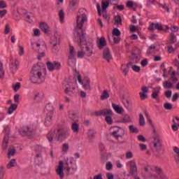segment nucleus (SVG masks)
<instances>
[{
    "mask_svg": "<svg viewBox=\"0 0 179 179\" xmlns=\"http://www.w3.org/2000/svg\"><path fill=\"white\" fill-rule=\"evenodd\" d=\"M79 15H77V37L74 38L75 43H78L81 50L77 52L78 58H83L85 55L92 57L93 50H90V48L87 46L86 41V32L83 31V25L85 22H87V16L86 15V9L80 8L78 10Z\"/></svg>",
    "mask_w": 179,
    "mask_h": 179,
    "instance_id": "obj_1",
    "label": "nucleus"
},
{
    "mask_svg": "<svg viewBox=\"0 0 179 179\" xmlns=\"http://www.w3.org/2000/svg\"><path fill=\"white\" fill-rule=\"evenodd\" d=\"M45 66L41 63L34 64L31 70L30 80L32 83L41 85L45 80Z\"/></svg>",
    "mask_w": 179,
    "mask_h": 179,
    "instance_id": "obj_2",
    "label": "nucleus"
},
{
    "mask_svg": "<svg viewBox=\"0 0 179 179\" xmlns=\"http://www.w3.org/2000/svg\"><path fill=\"white\" fill-rule=\"evenodd\" d=\"M71 169L73 170V171H76V170H78V166H76V160H75L73 157L67 158V160L64 164V162L60 161L59 162L58 169H56V173H57V176H59L60 179H64L65 176L64 174V169L66 170L67 173H69V171H71Z\"/></svg>",
    "mask_w": 179,
    "mask_h": 179,
    "instance_id": "obj_3",
    "label": "nucleus"
},
{
    "mask_svg": "<svg viewBox=\"0 0 179 179\" xmlns=\"http://www.w3.org/2000/svg\"><path fill=\"white\" fill-rule=\"evenodd\" d=\"M68 136H69V134L64 129H58L57 131L54 130L53 132L48 133L47 135L49 142H52V139H55L58 142H63Z\"/></svg>",
    "mask_w": 179,
    "mask_h": 179,
    "instance_id": "obj_4",
    "label": "nucleus"
},
{
    "mask_svg": "<svg viewBox=\"0 0 179 179\" xmlns=\"http://www.w3.org/2000/svg\"><path fill=\"white\" fill-rule=\"evenodd\" d=\"M154 141H153V148L152 152H154L155 155L157 157H159V156L164 153V150H163V145L162 144V141H160V136L156 134L152 136Z\"/></svg>",
    "mask_w": 179,
    "mask_h": 179,
    "instance_id": "obj_5",
    "label": "nucleus"
},
{
    "mask_svg": "<svg viewBox=\"0 0 179 179\" xmlns=\"http://www.w3.org/2000/svg\"><path fill=\"white\" fill-rule=\"evenodd\" d=\"M113 128H117L116 130L110 133V136H113V138H115V139L118 140V138H122V136L125 135V130L124 128L120 127L118 126H115Z\"/></svg>",
    "mask_w": 179,
    "mask_h": 179,
    "instance_id": "obj_6",
    "label": "nucleus"
},
{
    "mask_svg": "<svg viewBox=\"0 0 179 179\" xmlns=\"http://www.w3.org/2000/svg\"><path fill=\"white\" fill-rule=\"evenodd\" d=\"M46 66L50 72H53L54 71H59V69H61V63L57 61L53 62H48L46 63Z\"/></svg>",
    "mask_w": 179,
    "mask_h": 179,
    "instance_id": "obj_7",
    "label": "nucleus"
},
{
    "mask_svg": "<svg viewBox=\"0 0 179 179\" xmlns=\"http://www.w3.org/2000/svg\"><path fill=\"white\" fill-rule=\"evenodd\" d=\"M75 55H76L75 48H73L72 45H70L69 54L68 56V64L69 66H72V65H73V59H75Z\"/></svg>",
    "mask_w": 179,
    "mask_h": 179,
    "instance_id": "obj_8",
    "label": "nucleus"
},
{
    "mask_svg": "<svg viewBox=\"0 0 179 179\" xmlns=\"http://www.w3.org/2000/svg\"><path fill=\"white\" fill-rule=\"evenodd\" d=\"M94 115L96 117H101V115L104 117L105 115H113L114 113L111 109L105 108L101 110L95 111Z\"/></svg>",
    "mask_w": 179,
    "mask_h": 179,
    "instance_id": "obj_9",
    "label": "nucleus"
},
{
    "mask_svg": "<svg viewBox=\"0 0 179 179\" xmlns=\"http://www.w3.org/2000/svg\"><path fill=\"white\" fill-rule=\"evenodd\" d=\"M20 134L22 136H28V138H31L34 135V132L30 130L29 126L24 127L22 130L20 131Z\"/></svg>",
    "mask_w": 179,
    "mask_h": 179,
    "instance_id": "obj_10",
    "label": "nucleus"
},
{
    "mask_svg": "<svg viewBox=\"0 0 179 179\" xmlns=\"http://www.w3.org/2000/svg\"><path fill=\"white\" fill-rule=\"evenodd\" d=\"M59 37H57V36H54L50 38V44L52 46V50L57 51L58 50V47L57 45H59L60 43Z\"/></svg>",
    "mask_w": 179,
    "mask_h": 179,
    "instance_id": "obj_11",
    "label": "nucleus"
},
{
    "mask_svg": "<svg viewBox=\"0 0 179 179\" xmlns=\"http://www.w3.org/2000/svg\"><path fill=\"white\" fill-rule=\"evenodd\" d=\"M44 111L48 117H52L54 115V106L51 103H48L45 107Z\"/></svg>",
    "mask_w": 179,
    "mask_h": 179,
    "instance_id": "obj_12",
    "label": "nucleus"
},
{
    "mask_svg": "<svg viewBox=\"0 0 179 179\" xmlns=\"http://www.w3.org/2000/svg\"><path fill=\"white\" fill-rule=\"evenodd\" d=\"M103 59H106L107 62H110V60L113 59V55L111 54V51L108 48H106L103 50Z\"/></svg>",
    "mask_w": 179,
    "mask_h": 179,
    "instance_id": "obj_13",
    "label": "nucleus"
},
{
    "mask_svg": "<svg viewBox=\"0 0 179 179\" xmlns=\"http://www.w3.org/2000/svg\"><path fill=\"white\" fill-rule=\"evenodd\" d=\"M130 164V171L129 173L131 176L134 177V176H136V173H138V168L136 167V163L135 161H131L129 162Z\"/></svg>",
    "mask_w": 179,
    "mask_h": 179,
    "instance_id": "obj_14",
    "label": "nucleus"
},
{
    "mask_svg": "<svg viewBox=\"0 0 179 179\" xmlns=\"http://www.w3.org/2000/svg\"><path fill=\"white\" fill-rule=\"evenodd\" d=\"M155 170L157 174H158L159 179H169L167 176L163 172V170H162V168L155 166Z\"/></svg>",
    "mask_w": 179,
    "mask_h": 179,
    "instance_id": "obj_15",
    "label": "nucleus"
},
{
    "mask_svg": "<svg viewBox=\"0 0 179 179\" xmlns=\"http://www.w3.org/2000/svg\"><path fill=\"white\" fill-rule=\"evenodd\" d=\"M96 134H97V132L94 129H90L88 130L87 136L89 138L90 143H92L93 142V139L96 138Z\"/></svg>",
    "mask_w": 179,
    "mask_h": 179,
    "instance_id": "obj_16",
    "label": "nucleus"
},
{
    "mask_svg": "<svg viewBox=\"0 0 179 179\" xmlns=\"http://www.w3.org/2000/svg\"><path fill=\"white\" fill-rule=\"evenodd\" d=\"M40 29L42 30V31H44L45 34H49L50 33V27H48V24L45 22H42L40 24Z\"/></svg>",
    "mask_w": 179,
    "mask_h": 179,
    "instance_id": "obj_17",
    "label": "nucleus"
},
{
    "mask_svg": "<svg viewBox=\"0 0 179 179\" xmlns=\"http://www.w3.org/2000/svg\"><path fill=\"white\" fill-rule=\"evenodd\" d=\"M83 82V87L85 90H90V78L89 77H85Z\"/></svg>",
    "mask_w": 179,
    "mask_h": 179,
    "instance_id": "obj_18",
    "label": "nucleus"
},
{
    "mask_svg": "<svg viewBox=\"0 0 179 179\" xmlns=\"http://www.w3.org/2000/svg\"><path fill=\"white\" fill-rule=\"evenodd\" d=\"M106 45H107V41L106 40V38L101 37V38L99 39V42L98 43V47L99 50H103V48H104Z\"/></svg>",
    "mask_w": 179,
    "mask_h": 179,
    "instance_id": "obj_19",
    "label": "nucleus"
},
{
    "mask_svg": "<svg viewBox=\"0 0 179 179\" xmlns=\"http://www.w3.org/2000/svg\"><path fill=\"white\" fill-rule=\"evenodd\" d=\"M8 143H9V135H6L3 138L2 143V149L3 150H6L8 149Z\"/></svg>",
    "mask_w": 179,
    "mask_h": 179,
    "instance_id": "obj_20",
    "label": "nucleus"
},
{
    "mask_svg": "<svg viewBox=\"0 0 179 179\" xmlns=\"http://www.w3.org/2000/svg\"><path fill=\"white\" fill-rule=\"evenodd\" d=\"M112 107L117 114H122V113H124V108L116 105L115 103H112Z\"/></svg>",
    "mask_w": 179,
    "mask_h": 179,
    "instance_id": "obj_21",
    "label": "nucleus"
},
{
    "mask_svg": "<svg viewBox=\"0 0 179 179\" xmlns=\"http://www.w3.org/2000/svg\"><path fill=\"white\" fill-rule=\"evenodd\" d=\"M17 61H15V62H11L10 64V72H12V73H15V72H16V71H17L18 68H17Z\"/></svg>",
    "mask_w": 179,
    "mask_h": 179,
    "instance_id": "obj_22",
    "label": "nucleus"
},
{
    "mask_svg": "<svg viewBox=\"0 0 179 179\" xmlns=\"http://www.w3.org/2000/svg\"><path fill=\"white\" fill-rule=\"evenodd\" d=\"M78 0H71L69 3V8L71 10H75L78 8Z\"/></svg>",
    "mask_w": 179,
    "mask_h": 179,
    "instance_id": "obj_23",
    "label": "nucleus"
},
{
    "mask_svg": "<svg viewBox=\"0 0 179 179\" xmlns=\"http://www.w3.org/2000/svg\"><path fill=\"white\" fill-rule=\"evenodd\" d=\"M108 5H110V0H102L101 6L103 13H104V10H107Z\"/></svg>",
    "mask_w": 179,
    "mask_h": 179,
    "instance_id": "obj_24",
    "label": "nucleus"
},
{
    "mask_svg": "<svg viewBox=\"0 0 179 179\" xmlns=\"http://www.w3.org/2000/svg\"><path fill=\"white\" fill-rule=\"evenodd\" d=\"M132 65H134V62H129L126 64V68L122 69V71L125 76L127 75V73H128V72H129V68L130 66H132Z\"/></svg>",
    "mask_w": 179,
    "mask_h": 179,
    "instance_id": "obj_25",
    "label": "nucleus"
},
{
    "mask_svg": "<svg viewBox=\"0 0 179 179\" xmlns=\"http://www.w3.org/2000/svg\"><path fill=\"white\" fill-rule=\"evenodd\" d=\"M34 20V15L33 13H29L27 15H25V20L28 23H33V20Z\"/></svg>",
    "mask_w": 179,
    "mask_h": 179,
    "instance_id": "obj_26",
    "label": "nucleus"
},
{
    "mask_svg": "<svg viewBox=\"0 0 179 179\" xmlns=\"http://www.w3.org/2000/svg\"><path fill=\"white\" fill-rule=\"evenodd\" d=\"M17 108V104L12 103L10 106L8 108V114H13V111L16 110Z\"/></svg>",
    "mask_w": 179,
    "mask_h": 179,
    "instance_id": "obj_27",
    "label": "nucleus"
},
{
    "mask_svg": "<svg viewBox=\"0 0 179 179\" xmlns=\"http://www.w3.org/2000/svg\"><path fill=\"white\" fill-rule=\"evenodd\" d=\"M34 100L36 103H40V101H41V100H43V96H41L40 92H37L36 94H34Z\"/></svg>",
    "mask_w": 179,
    "mask_h": 179,
    "instance_id": "obj_28",
    "label": "nucleus"
},
{
    "mask_svg": "<svg viewBox=\"0 0 179 179\" xmlns=\"http://www.w3.org/2000/svg\"><path fill=\"white\" fill-rule=\"evenodd\" d=\"M52 116H47L45 118V122L44 124L45 125V127H50V125H51L52 122Z\"/></svg>",
    "mask_w": 179,
    "mask_h": 179,
    "instance_id": "obj_29",
    "label": "nucleus"
},
{
    "mask_svg": "<svg viewBox=\"0 0 179 179\" xmlns=\"http://www.w3.org/2000/svg\"><path fill=\"white\" fill-rule=\"evenodd\" d=\"M71 129L73 132H79V124L76 123V122H74L71 124Z\"/></svg>",
    "mask_w": 179,
    "mask_h": 179,
    "instance_id": "obj_30",
    "label": "nucleus"
},
{
    "mask_svg": "<svg viewBox=\"0 0 179 179\" xmlns=\"http://www.w3.org/2000/svg\"><path fill=\"white\" fill-rule=\"evenodd\" d=\"M115 24H120V26H122V19L121 18V15H117L115 16Z\"/></svg>",
    "mask_w": 179,
    "mask_h": 179,
    "instance_id": "obj_31",
    "label": "nucleus"
},
{
    "mask_svg": "<svg viewBox=\"0 0 179 179\" xmlns=\"http://www.w3.org/2000/svg\"><path fill=\"white\" fill-rule=\"evenodd\" d=\"M111 115H105V121H106V123L108 125H113V117H111Z\"/></svg>",
    "mask_w": 179,
    "mask_h": 179,
    "instance_id": "obj_32",
    "label": "nucleus"
},
{
    "mask_svg": "<svg viewBox=\"0 0 179 179\" xmlns=\"http://www.w3.org/2000/svg\"><path fill=\"white\" fill-rule=\"evenodd\" d=\"M15 153H16V148H15V147H10L8 152V157L10 158V156H15Z\"/></svg>",
    "mask_w": 179,
    "mask_h": 179,
    "instance_id": "obj_33",
    "label": "nucleus"
},
{
    "mask_svg": "<svg viewBox=\"0 0 179 179\" xmlns=\"http://www.w3.org/2000/svg\"><path fill=\"white\" fill-rule=\"evenodd\" d=\"M176 42H177V36L174 35L173 33H171L170 39H169L170 44H174Z\"/></svg>",
    "mask_w": 179,
    "mask_h": 179,
    "instance_id": "obj_34",
    "label": "nucleus"
},
{
    "mask_svg": "<svg viewBox=\"0 0 179 179\" xmlns=\"http://www.w3.org/2000/svg\"><path fill=\"white\" fill-rule=\"evenodd\" d=\"M129 129L131 134H138L139 130L138 129V127H134V125H129Z\"/></svg>",
    "mask_w": 179,
    "mask_h": 179,
    "instance_id": "obj_35",
    "label": "nucleus"
},
{
    "mask_svg": "<svg viewBox=\"0 0 179 179\" xmlns=\"http://www.w3.org/2000/svg\"><path fill=\"white\" fill-rule=\"evenodd\" d=\"M5 78V71H3V64L0 62V79Z\"/></svg>",
    "mask_w": 179,
    "mask_h": 179,
    "instance_id": "obj_36",
    "label": "nucleus"
},
{
    "mask_svg": "<svg viewBox=\"0 0 179 179\" xmlns=\"http://www.w3.org/2000/svg\"><path fill=\"white\" fill-rule=\"evenodd\" d=\"M163 86L165 89H173V83H171L170 81H164Z\"/></svg>",
    "mask_w": 179,
    "mask_h": 179,
    "instance_id": "obj_37",
    "label": "nucleus"
},
{
    "mask_svg": "<svg viewBox=\"0 0 179 179\" xmlns=\"http://www.w3.org/2000/svg\"><path fill=\"white\" fill-rule=\"evenodd\" d=\"M118 122H121V123L131 122V117H129V115H125L123 117L122 120L119 121Z\"/></svg>",
    "mask_w": 179,
    "mask_h": 179,
    "instance_id": "obj_38",
    "label": "nucleus"
},
{
    "mask_svg": "<svg viewBox=\"0 0 179 179\" xmlns=\"http://www.w3.org/2000/svg\"><path fill=\"white\" fill-rule=\"evenodd\" d=\"M31 45L32 49H34V51H39L40 50V43H36L34 42L31 43Z\"/></svg>",
    "mask_w": 179,
    "mask_h": 179,
    "instance_id": "obj_39",
    "label": "nucleus"
},
{
    "mask_svg": "<svg viewBox=\"0 0 179 179\" xmlns=\"http://www.w3.org/2000/svg\"><path fill=\"white\" fill-rule=\"evenodd\" d=\"M110 97V94H108V92L107 90H104L101 95V100H106V99Z\"/></svg>",
    "mask_w": 179,
    "mask_h": 179,
    "instance_id": "obj_40",
    "label": "nucleus"
},
{
    "mask_svg": "<svg viewBox=\"0 0 179 179\" xmlns=\"http://www.w3.org/2000/svg\"><path fill=\"white\" fill-rule=\"evenodd\" d=\"M59 17L61 23H64V19H65V13H64V10H60L59 11Z\"/></svg>",
    "mask_w": 179,
    "mask_h": 179,
    "instance_id": "obj_41",
    "label": "nucleus"
},
{
    "mask_svg": "<svg viewBox=\"0 0 179 179\" xmlns=\"http://www.w3.org/2000/svg\"><path fill=\"white\" fill-rule=\"evenodd\" d=\"M17 163L16 159H13L10 161V162L7 164V169H10L11 167H15Z\"/></svg>",
    "mask_w": 179,
    "mask_h": 179,
    "instance_id": "obj_42",
    "label": "nucleus"
},
{
    "mask_svg": "<svg viewBox=\"0 0 179 179\" xmlns=\"http://www.w3.org/2000/svg\"><path fill=\"white\" fill-rule=\"evenodd\" d=\"M139 125L140 127H143L145 124H146V122H145V117H143V115H142V113L139 114Z\"/></svg>",
    "mask_w": 179,
    "mask_h": 179,
    "instance_id": "obj_43",
    "label": "nucleus"
},
{
    "mask_svg": "<svg viewBox=\"0 0 179 179\" xmlns=\"http://www.w3.org/2000/svg\"><path fill=\"white\" fill-rule=\"evenodd\" d=\"M112 34L113 36H116V37H120L121 36V31L118 28H114Z\"/></svg>",
    "mask_w": 179,
    "mask_h": 179,
    "instance_id": "obj_44",
    "label": "nucleus"
},
{
    "mask_svg": "<svg viewBox=\"0 0 179 179\" xmlns=\"http://www.w3.org/2000/svg\"><path fill=\"white\" fill-rule=\"evenodd\" d=\"M159 94H160V90H157V91H153L152 94H151V96L152 97V99H155V100H159V99H157V97H159Z\"/></svg>",
    "mask_w": 179,
    "mask_h": 179,
    "instance_id": "obj_45",
    "label": "nucleus"
},
{
    "mask_svg": "<svg viewBox=\"0 0 179 179\" xmlns=\"http://www.w3.org/2000/svg\"><path fill=\"white\" fill-rule=\"evenodd\" d=\"M164 108L165 110H173V104L166 102L164 104Z\"/></svg>",
    "mask_w": 179,
    "mask_h": 179,
    "instance_id": "obj_46",
    "label": "nucleus"
},
{
    "mask_svg": "<svg viewBox=\"0 0 179 179\" xmlns=\"http://www.w3.org/2000/svg\"><path fill=\"white\" fill-rule=\"evenodd\" d=\"M134 5H136V3H134V1H132L131 0L127 1V3H126L127 8H133Z\"/></svg>",
    "mask_w": 179,
    "mask_h": 179,
    "instance_id": "obj_47",
    "label": "nucleus"
},
{
    "mask_svg": "<svg viewBox=\"0 0 179 179\" xmlns=\"http://www.w3.org/2000/svg\"><path fill=\"white\" fill-rule=\"evenodd\" d=\"M21 86H22V84H20V83H16L15 85H13L14 92H17V90L20 89Z\"/></svg>",
    "mask_w": 179,
    "mask_h": 179,
    "instance_id": "obj_48",
    "label": "nucleus"
},
{
    "mask_svg": "<svg viewBox=\"0 0 179 179\" xmlns=\"http://www.w3.org/2000/svg\"><path fill=\"white\" fill-rule=\"evenodd\" d=\"M68 150H69V145H68V143L63 144L62 152L67 153Z\"/></svg>",
    "mask_w": 179,
    "mask_h": 179,
    "instance_id": "obj_49",
    "label": "nucleus"
},
{
    "mask_svg": "<svg viewBox=\"0 0 179 179\" xmlns=\"http://www.w3.org/2000/svg\"><path fill=\"white\" fill-rule=\"evenodd\" d=\"M17 13H21L22 15H24V16H27L29 15L27 10H26L24 8H21L20 10H18Z\"/></svg>",
    "mask_w": 179,
    "mask_h": 179,
    "instance_id": "obj_50",
    "label": "nucleus"
},
{
    "mask_svg": "<svg viewBox=\"0 0 179 179\" xmlns=\"http://www.w3.org/2000/svg\"><path fill=\"white\" fill-rule=\"evenodd\" d=\"M131 69H133V71H134V72H141V66H137V65H133L131 64Z\"/></svg>",
    "mask_w": 179,
    "mask_h": 179,
    "instance_id": "obj_51",
    "label": "nucleus"
},
{
    "mask_svg": "<svg viewBox=\"0 0 179 179\" xmlns=\"http://www.w3.org/2000/svg\"><path fill=\"white\" fill-rule=\"evenodd\" d=\"M173 94V92L171 90H168L164 92V95L167 99H170Z\"/></svg>",
    "mask_w": 179,
    "mask_h": 179,
    "instance_id": "obj_52",
    "label": "nucleus"
},
{
    "mask_svg": "<svg viewBox=\"0 0 179 179\" xmlns=\"http://www.w3.org/2000/svg\"><path fill=\"white\" fill-rule=\"evenodd\" d=\"M148 30H150L151 31L156 30V24H155V22L151 23L148 27Z\"/></svg>",
    "mask_w": 179,
    "mask_h": 179,
    "instance_id": "obj_53",
    "label": "nucleus"
},
{
    "mask_svg": "<svg viewBox=\"0 0 179 179\" xmlns=\"http://www.w3.org/2000/svg\"><path fill=\"white\" fill-rule=\"evenodd\" d=\"M106 170H113V164H111L110 162H108L106 163Z\"/></svg>",
    "mask_w": 179,
    "mask_h": 179,
    "instance_id": "obj_54",
    "label": "nucleus"
},
{
    "mask_svg": "<svg viewBox=\"0 0 179 179\" xmlns=\"http://www.w3.org/2000/svg\"><path fill=\"white\" fill-rule=\"evenodd\" d=\"M3 176H5V171L3 170V166L0 167V179H3Z\"/></svg>",
    "mask_w": 179,
    "mask_h": 179,
    "instance_id": "obj_55",
    "label": "nucleus"
},
{
    "mask_svg": "<svg viewBox=\"0 0 179 179\" xmlns=\"http://www.w3.org/2000/svg\"><path fill=\"white\" fill-rule=\"evenodd\" d=\"M113 43L115 44H119L120 41H121V38H120V36L114 37V36H113Z\"/></svg>",
    "mask_w": 179,
    "mask_h": 179,
    "instance_id": "obj_56",
    "label": "nucleus"
},
{
    "mask_svg": "<svg viewBox=\"0 0 179 179\" xmlns=\"http://www.w3.org/2000/svg\"><path fill=\"white\" fill-rule=\"evenodd\" d=\"M139 94L141 100H145V99H148V94H146V93L140 92Z\"/></svg>",
    "mask_w": 179,
    "mask_h": 179,
    "instance_id": "obj_57",
    "label": "nucleus"
},
{
    "mask_svg": "<svg viewBox=\"0 0 179 179\" xmlns=\"http://www.w3.org/2000/svg\"><path fill=\"white\" fill-rule=\"evenodd\" d=\"M179 27L177 26H171L170 27V30H171V31H173V33H177V31H178Z\"/></svg>",
    "mask_w": 179,
    "mask_h": 179,
    "instance_id": "obj_58",
    "label": "nucleus"
},
{
    "mask_svg": "<svg viewBox=\"0 0 179 179\" xmlns=\"http://www.w3.org/2000/svg\"><path fill=\"white\" fill-rule=\"evenodd\" d=\"M137 138L140 142H146V138L143 135H138Z\"/></svg>",
    "mask_w": 179,
    "mask_h": 179,
    "instance_id": "obj_59",
    "label": "nucleus"
},
{
    "mask_svg": "<svg viewBox=\"0 0 179 179\" xmlns=\"http://www.w3.org/2000/svg\"><path fill=\"white\" fill-rule=\"evenodd\" d=\"M148 59H144L141 61V65L143 66V68L148 65Z\"/></svg>",
    "mask_w": 179,
    "mask_h": 179,
    "instance_id": "obj_60",
    "label": "nucleus"
},
{
    "mask_svg": "<svg viewBox=\"0 0 179 179\" xmlns=\"http://www.w3.org/2000/svg\"><path fill=\"white\" fill-rule=\"evenodd\" d=\"M178 98H179V94L178 93H175L173 96V98H172V101L175 102V101H177V100H178Z\"/></svg>",
    "mask_w": 179,
    "mask_h": 179,
    "instance_id": "obj_61",
    "label": "nucleus"
},
{
    "mask_svg": "<svg viewBox=\"0 0 179 179\" xmlns=\"http://www.w3.org/2000/svg\"><path fill=\"white\" fill-rule=\"evenodd\" d=\"M148 178L150 179H159V176L155 174H150L148 176Z\"/></svg>",
    "mask_w": 179,
    "mask_h": 179,
    "instance_id": "obj_62",
    "label": "nucleus"
},
{
    "mask_svg": "<svg viewBox=\"0 0 179 179\" xmlns=\"http://www.w3.org/2000/svg\"><path fill=\"white\" fill-rule=\"evenodd\" d=\"M34 36H35L36 37L40 36V29H34Z\"/></svg>",
    "mask_w": 179,
    "mask_h": 179,
    "instance_id": "obj_63",
    "label": "nucleus"
},
{
    "mask_svg": "<svg viewBox=\"0 0 179 179\" xmlns=\"http://www.w3.org/2000/svg\"><path fill=\"white\" fill-rule=\"evenodd\" d=\"M106 178L107 179H114V175L111 173H106Z\"/></svg>",
    "mask_w": 179,
    "mask_h": 179,
    "instance_id": "obj_64",
    "label": "nucleus"
}]
</instances>
